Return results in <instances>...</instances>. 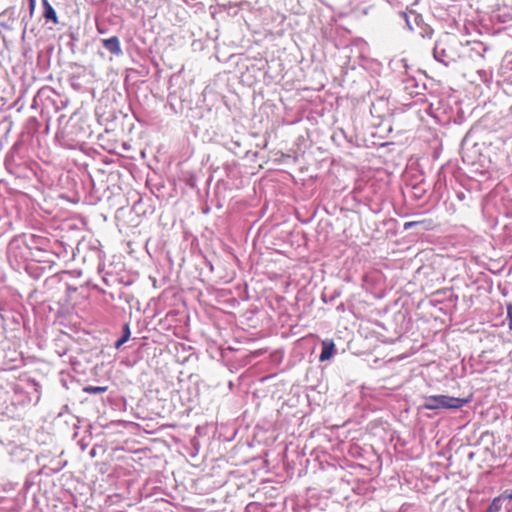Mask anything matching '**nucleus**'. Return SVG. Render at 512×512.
<instances>
[{
  "label": "nucleus",
  "mask_w": 512,
  "mask_h": 512,
  "mask_svg": "<svg viewBox=\"0 0 512 512\" xmlns=\"http://www.w3.org/2000/svg\"><path fill=\"white\" fill-rule=\"evenodd\" d=\"M471 398H457L448 395H431L425 397L423 408L427 410L459 409L469 403Z\"/></svg>",
  "instance_id": "nucleus-1"
},
{
  "label": "nucleus",
  "mask_w": 512,
  "mask_h": 512,
  "mask_svg": "<svg viewBox=\"0 0 512 512\" xmlns=\"http://www.w3.org/2000/svg\"><path fill=\"white\" fill-rule=\"evenodd\" d=\"M322 352L319 356V360L321 362L327 361L334 355L335 352V344L332 339H325L322 341Z\"/></svg>",
  "instance_id": "nucleus-2"
},
{
  "label": "nucleus",
  "mask_w": 512,
  "mask_h": 512,
  "mask_svg": "<svg viewBox=\"0 0 512 512\" xmlns=\"http://www.w3.org/2000/svg\"><path fill=\"white\" fill-rule=\"evenodd\" d=\"M105 48H107L112 53L119 55L121 54V46L120 41L117 37H111L109 39L104 40L103 42Z\"/></svg>",
  "instance_id": "nucleus-3"
},
{
  "label": "nucleus",
  "mask_w": 512,
  "mask_h": 512,
  "mask_svg": "<svg viewBox=\"0 0 512 512\" xmlns=\"http://www.w3.org/2000/svg\"><path fill=\"white\" fill-rule=\"evenodd\" d=\"M43 7H44V16L46 17V19L52 20L54 24H57L58 17H57L56 11L52 7V5L47 0H43Z\"/></svg>",
  "instance_id": "nucleus-4"
},
{
  "label": "nucleus",
  "mask_w": 512,
  "mask_h": 512,
  "mask_svg": "<svg viewBox=\"0 0 512 512\" xmlns=\"http://www.w3.org/2000/svg\"><path fill=\"white\" fill-rule=\"evenodd\" d=\"M130 327L128 324H125L124 325V329H123V335L121 336V338L116 342L115 344V347L116 348H119L121 347L124 343H126L129 338H130Z\"/></svg>",
  "instance_id": "nucleus-5"
},
{
  "label": "nucleus",
  "mask_w": 512,
  "mask_h": 512,
  "mask_svg": "<svg viewBox=\"0 0 512 512\" xmlns=\"http://www.w3.org/2000/svg\"><path fill=\"white\" fill-rule=\"evenodd\" d=\"M504 500L503 496H499L493 499L487 512H499L502 508L501 502Z\"/></svg>",
  "instance_id": "nucleus-6"
},
{
  "label": "nucleus",
  "mask_w": 512,
  "mask_h": 512,
  "mask_svg": "<svg viewBox=\"0 0 512 512\" xmlns=\"http://www.w3.org/2000/svg\"><path fill=\"white\" fill-rule=\"evenodd\" d=\"M107 389L108 388L106 386H96V387L89 386V387H84L83 392L89 393V394H97V393L106 392Z\"/></svg>",
  "instance_id": "nucleus-7"
},
{
  "label": "nucleus",
  "mask_w": 512,
  "mask_h": 512,
  "mask_svg": "<svg viewBox=\"0 0 512 512\" xmlns=\"http://www.w3.org/2000/svg\"><path fill=\"white\" fill-rule=\"evenodd\" d=\"M417 224H418V222H415V221H412V222H406V223L404 224V229H405V230H407V229H409V228H411V227H413V226H415V225H417Z\"/></svg>",
  "instance_id": "nucleus-8"
},
{
  "label": "nucleus",
  "mask_w": 512,
  "mask_h": 512,
  "mask_svg": "<svg viewBox=\"0 0 512 512\" xmlns=\"http://www.w3.org/2000/svg\"><path fill=\"white\" fill-rule=\"evenodd\" d=\"M31 10H34L36 0H29Z\"/></svg>",
  "instance_id": "nucleus-9"
},
{
  "label": "nucleus",
  "mask_w": 512,
  "mask_h": 512,
  "mask_svg": "<svg viewBox=\"0 0 512 512\" xmlns=\"http://www.w3.org/2000/svg\"><path fill=\"white\" fill-rule=\"evenodd\" d=\"M508 315H509V317H510V318H511V320H512V306H510V307L508 308Z\"/></svg>",
  "instance_id": "nucleus-10"
},
{
  "label": "nucleus",
  "mask_w": 512,
  "mask_h": 512,
  "mask_svg": "<svg viewBox=\"0 0 512 512\" xmlns=\"http://www.w3.org/2000/svg\"><path fill=\"white\" fill-rule=\"evenodd\" d=\"M503 497H504V499H506V498H508V499H512V494L507 495V496H503Z\"/></svg>",
  "instance_id": "nucleus-11"
}]
</instances>
